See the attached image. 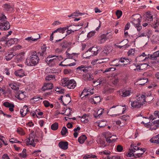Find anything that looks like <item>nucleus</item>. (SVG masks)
<instances>
[{
  "label": "nucleus",
  "instance_id": "obj_27",
  "mask_svg": "<svg viewBox=\"0 0 159 159\" xmlns=\"http://www.w3.org/2000/svg\"><path fill=\"white\" fill-rule=\"evenodd\" d=\"M159 125V120H155L152 122L151 123V125H152L153 127H151V129L152 130L153 129H156L158 127Z\"/></svg>",
  "mask_w": 159,
  "mask_h": 159
},
{
  "label": "nucleus",
  "instance_id": "obj_9",
  "mask_svg": "<svg viewBox=\"0 0 159 159\" xmlns=\"http://www.w3.org/2000/svg\"><path fill=\"white\" fill-rule=\"evenodd\" d=\"M109 39V36H106L105 34H102L98 37L97 42L98 43L101 44L104 43Z\"/></svg>",
  "mask_w": 159,
  "mask_h": 159
},
{
  "label": "nucleus",
  "instance_id": "obj_64",
  "mask_svg": "<svg viewBox=\"0 0 159 159\" xmlns=\"http://www.w3.org/2000/svg\"><path fill=\"white\" fill-rule=\"evenodd\" d=\"M96 32L92 30L90 32H89L87 34V37L89 38H90L93 36Z\"/></svg>",
  "mask_w": 159,
  "mask_h": 159
},
{
  "label": "nucleus",
  "instance_id": "obj_24",
  "mask_svg": "<svg viewBox=\"0 0 159 159\" xmlns=\"http://www.w3.org/2000/svg\"><path fill=\"white\" fill-rule=\"evenodd\" d=\"M70 80L68 78H65L62 79L61 81L60 84L63 87L67 86Z\"/></svg>",
  "mask_w": 159,
  "mask_h": 159
},
{
  "label": "nucleus",
  "instance_id": "obj_15",
  "mask_svg": "<svg viewBox=\"0 0 159 159\" xmlns=\"http://www.w3.org/2000/svg\"><path fill=\"white\" fill-rule=\"evenodd\" d=\"M71 97L68 94L63 97V103L64 106L68 104L71 101Z\"/></svg>",
  "mask_w": 159,
  "mask_h": 159
},
{
  "label": "nucleus",
  "instance_id": "obj_26",
  "mask_svg": "<svg viewBox=\"0 0 159 159\" xmlns=\"http://www.w3.org/2000/svg\"><path fill=\"white\" fill-rule=\"evenodd\" d=\"M15 56V55L13 54L12 52H9L5 53V58L7 61H9Z\"/></svg>",
  "mask_w": 159,
  "mask_h": 159
},
{
  "label": "nucleus",
  "instance_id": "obj_17",
  "mask_svg": "<svg viewBox=\"0 0 159 159\" xmlns=\"http://www.w3.org/2000/svg\"><path fill=\"white\" fill-rule=\"evenodd\" d=\"M141 19L138 20H132V23L134 26L137 28V30H141L142 29V26L140 24Z\"/></svg>",
  "mask_w": 159,
  "mask_h": 159
},
{
  "label": "nucleus",
  "instance_id": "obj_58",
  "mask_svg": "<svg viewBox=\"0 0 159 159\" xmlns=\"http://www.w3.org/2000/svg\"><path fill=\"white\" fill-rule=\"evenodd\" d=\"M153 25H151L154 28L159 29V19L157 20V21Z\"/></svg>",
  "mask_w": 159,
  "mask_h": 159
},
{
  "label": "nucleus",
  "instance_id": "obj_7",
  "mask_svg": "<svg viewBox=\"0 0 159 159\" xmlns=\"http://www.w3.org/2000/svg\"><path fill=\"white\" fill-rule=\"evenodd\" d=\"M59 35L61 36V38L58 40H56V42H58L61 41L64 38L67 34H70L72 32H74V30H59Z\"/></svg>",
  "mask_w": 159,
  "mask_h": 159
},
{
  "label": "nucleus",
  "instance_id": "obj_14",
  "mask_svg": "<svg viewBox=\"0 0 159 159\" xmlns=\"http://www.w3.org/2000/svg\"><path fill=\"white\" fill-rule=\"evenodd\" d=\"M143 99L144 100V103L145 104V102H149L152 101L154 99L153 97L150 94L149 95H145L143 94L141 95Z\"/></svg>",
  "mask_w": 159,
  "mask_h": 159
},
{
  "label": "nucleus",
  "instance_id": "obj_2",
  "mask_svg": "<svg viewBox=\"0 0 159 159\" xmlns=\"http://www.w3.org/2000/svg\"><path fill=\"white\" fill-rule=\"evenodd\" d=\"M144 99H143L141 95L139 97H138L135 101H131L130 105L133 108H140L144 104Z\"/></svg>",
  "mask_w": 159,
  "mask_h": 159
},
{
  "label": "nucleus",
  "instance_id": "obj_59",
  "mask_svg": "<svg viewBox=\"0 0 159 159\" xmlns=\"http://www.w3.org/2000/svg\"><path fill=\"white\" fill-rule=\"evenodd\" d=\"M7 19L6 17L3 14H2L0 15V22H3L6 21Z\"/></svg>",
  "mask_w": 159,
  "mask_h": 159
},
{
  "label": "nucleus",
  "instance_id": "obj_30",
  "mask_svg": "<svg viewBox=\"0 0 159 159\" xmlns=\"http://www.w3.org/2000/svg\"><path fill=\"white\" fill-rule=\"evenodd\" d=\"M90 101L91 102H93L94 104H97L100 102L101 99L99 96H97L90 99Z\"/></svg>",
  "mask_w": 159,
  "mask_h": 159
},
{
  "label": "nucleus",
  "instance_id": "obj_41",
  "mask_svg": "<svg viewBox=\"0 0 159 159\" xmlns=\"http://www.w3.org/2000/svg\"><path fill=\"white\" fill-rule=\"evenodd\" d=\"M110 48L109 47H105L104 49L102 52V54L103 55H107L110 53L111 50Z\"/></svg>",
  "mask_w": 159,
  "mask_h": 159
},
{
  "label": "nucleus",
  "instance_id": "obj_8",
  "mask_svg": "<svg viewBox=\"0 0 159 159\" xmlns=\"http://www.w3.org/2000/svg\"><path fill=\"white\" fill-rule=\"evenodd\" d=\"M154 14L151 12H148L146 13L144 18L145 22L150 23L153 19V15Z\"/></svg>",
  "mask_w": 159,
  "mask_h": 159
},
{
  "label": "nucleus",
  "instance_id": "obj_52",
  "mask_svg": "<svg viewBox=\"0 0 159 159\" xmlns=\"http://www.w3.org/2000/svg\"><path fill=\"white\" fill-rule=\"evenodd\" d=\"M64 62H64V61L61 62L59 64V65L60 66H73L75 65L76 64L74 62H73V63H72L70 64H63V63Z\"/></svg>",
  "mask_w": 159,
  "mask_h": 159
},
{
  "label": "nucleus",
  "instance_id": "obj_57",
  "mask_svg": "<svg viewBox=\"0 0 159 159\" xmlns=\"http://www.w3.org/2000/svg\"><path fill=\"white\" fill-rule=\"evenodd\" d=\"M68 132L67 129L66 127H63L61 131V134L62 135L65 136L66 133Z\"/></svg>",
  "mask_w": 159,
  "mask_h": 159
},
{
  "label": "nucleus",
  "instance_id": "obj_53",
  "mask_svg": "<svg viewBox=\"0 0 159 159\" xmlns=\"http://www.w3.org/2000/svg\"><path fill=\"white\" fill-rule=\"evenodd\" d=\"M55 78L54 75H49L46 76L45 80L47 81H49L52 80H55Z\"/></svg>",
  "mask_w": 159,
  "mask_h": 159
},
{
  "label": "nucleus",
  "instance_id": "obj_42",
  "mask_svg": "<svg viewBox=\"0 0 159 159\" xmlns=\"http://www.w3.org/2000/svg\"><path fill=\"white\" fill-rule=\"evenodd\" d=\"M84 80H86L91 81L93 79V75L89 73L84 75Z\"/></svg>",
  "mask_w": 159,
  "mask_h": 159
},
{
  "label": "nucleus",
  "instance_id": "obj_16",
  "mask_svg": "<svg viewBox=\"0 0 159 159\" xmlns=\"http://www.w3.org/2000/svg\"><path fill=\"white\" fill-rule=\"evenodd\" d=\"M18 42V39L16 38L11 39L5 43L6 46H10L12 45L16 44Z\"/></svg>",
  "mask_w": 159,
  "mask_h": 159
},
{
  "label": "nucleus",
  "instance_id": "obj_10",
  "mask_svg": "<svg viewBox=\"0 0 159 159\" xmlns=\"http://www.w3.org/2000/svg\"><path fill=\"white\" fill-rule=\"evenodd\" d=\"M10 27L9 22L6 21L3 22H0V30H8Z\"/></svg>",
  "mask_w": 159,
  "mask_h": 159
},
{
  "label": "nucleus",
  "instance_id": "obj_3",
  "mask_svg": "<svg viewBox=\"0 0 159 159\" xmlns=\"http://www.w3.org/2000/svg\"><path fill=\"white\" fill-rule=\"evenodd\" d=\"M30 59V62L29 63H27V65L29 66H35L39 63V59L36 51H34L31 53Z\"/></svg>",
  "mask_w": 159,
  "mask_h": 159
},
{
  "label": "nucleus",
  "instance_id": "obj_61",
  "mask_svg": "<svg viewBox=\"0 0 159 159\" xmlns=\"http://www.w3.org/2000/svg\"><path fill=\"white\" fill-rule=\"evenodd\" d=\"M71 111L72 110L70 108L66 109L65 112V115L67 116H69L71 115Z\"/></svg>",
  "mask_w": 159,
  "mask_h": 159
},
{
  "label": "nucleus",
  "instance_id": "obj_44",
  "mask_svg": "<svg viewBox=\"0 0 159 159\" xmlns=\"http://www.w3.org/2000/svg\"><path fill=\"white\" fill-rule=\"evenodd\" d=\"M142 56H139L137 57L136 58V62L138 63V64H140V63H139V62H141V61H144L145 60H147V57L146 58H143L142 57Z\"/></svg>",
  "mask_w": 159,
  "mask_h": 159
},
{
  "label": "nucleus",
  "instance_id": "obj_46",
  "mask_svg": "<svg viewBox=\"0 0 159 159\" xmlns=\"http://www.w3.org/2000/svg\"><path fill=\"white\" fill-rule=\"evenodd\" d=\"M4 9L7 11H10L12 8L11 6L9 4H5L3 5Z\"/></svg>",
  "mask_w": 159,
  "mask_h": 159
},
{
  "label": "nucleus",
  "instance_id": "obj_43",
  "mask_svg": "<svg viewBox=\"0 0 159 159\" xmlns=\"http://www.w3.org/2000/svg\"><path fill=\"white\" fill-rule=\"evenodd\" d=\"M9 85L10 87L12 89L14 90L17 91L19 89V87L15 83H9Z\"/></svg>",
  "mask_w": 159,
  "mask_h": 159
},
{
  "label": "nucleus",
  "instance_id": "obj_63",
  "mask_svg": "<svg viewBox=\"0 0 159 159\" xmlns=\"http://www.w3.org/2000/svg\"><path fill=\"white\" fill-rule=\"evenodd\" d=\"M85 67L83 65H81L80 66H79L78 68H77L76 70H80L81 71H82L83 72H84L86 70L85 69Z\"/></svg>",
  "mask_w": 159,
  "mask_h": 159
},
{
  "label": "nucleus",
  "instance_id": "obj_40",
  "mask_svg": "<svg viewBox=\"0 0 159 159\" xmlns=\"http://www.w3.org/2000/svg\"><path fill=\"white\" fill-rule=\"evenodd\" d=\"M87 137L85 135H82L79 138L78 141L80 143L83 144L84 143Z\"/></svg>",
  "mask_w": 159,
  "mask_h": 159
},
{
  "label": "nucleus",
  "instance_id": "obj_31",
  "mask_svg": "<svg viewBox=\"0 0 159 159\" xmlns=\"http://www.w3.org/2000/svg\"><path fill=\"white\" fill-rule=\"evenodd\" d=\"M150 141L152 143L159 144V134L155 136V137L152 138L150 139Z\"/></svg>",
  "mask_w": 159,
  "mask_h": 159
},
{
  "label": "nucleus",
  "instance_id": "obj_55",
  "mask_svg": "<svg viewBox=\"0 0 159 159\" xmlns=\"http://www.w3.org/2000/svg\"><path fill=\"white\" fill-rule=\"evenodd\" d=\"M84 15V13L80 12L79 11H77L75 12L74 13H73L71 14V16H78L79 15L82 16V15Z\"/></svg>",
  "mask_w": 159,
  "mask_h": 159
},
{
  "label": "nucleus",
  "instance_id": "obj_48",
  "mask_svg": "<svg viewBox=\"0 0 159 159\" xmlns=\"http://www.w3.org/2000/svg\"><path fill=\"white\" fill-rule=\"evenodd\" d=\"M141 152H137V153L135 154L136 157H141L144 153L145 151V149L143 148V149L141 148L140 149Z\"/></svg>",
  "mask_w": 159,
  "mask_h": 159
},
{
  "label": "nucleus",
  "instance_id": "obj_18",
  "mask_svg": "<svg viewBox=\"0 0 159 159\" xmlns=\"http://www.w3.org/2000/svg\"><path fill=\"white\" fill-rule=\"evenodd\" d=\"M24 52H21L19 53L15 56V60L17 62L21 61L24 59Z\"/></svg>",
  "mask_w": 159,
  "mask_h": 159
},
{
  "label": "nucleus",
  "instance_id": "obj_22",
  "mask_svg": "<svg viewBox=\"0 0 159 159\" xmlns=\"http://www.w3.org/2000/svg\"><path fill=\"white\" fill-rule=\"evenodd\" d=\"M3 105L6 107L9 108V110L10 111L12 112L14 111L15 106L13 104L10 103L8 102H5L3 103Z\"/></svg>",
  "mask_w": 159,
  "mask_h": 159
},
{
  "label": "nucleus",
  "instance_id": "obj_35",
  "mask_svg": "<svg viewBox=\"0 0 159 159\" xmlns=\"http://www.w3.org/2000/svg\"><path fill=\"white\" fill-rule=\"evenodd\" d=\"M151 34V31L150 30H145V31L139 34V37H146L148 36V38H149Z\"/></svg>",
  "mask_w": 159,
  "mask_h": 159
},
{
  "label": "nucleus",
  "instance_id": "obj_19",
  "mask_svg": "<svg viewBox=\"0 0 159 159\" xmlns=\"http://www.w3.org/2000/svg\"><path fill=\"white\" fill-rule=\"evenodd\" d=\"M29 110L27 106L26 105L24 106L21 109L20 112L22 117L25 116L27 114V112H28Z\"/></svg>",
  "mask_w": 159,
  "mask_h": 159
},
{
  "label": "nucleus",
  "instance_id": "obj_47",
  "mask_svg": "<svg viewBox=\"0 0 159 159\" xmlns=\"http://www.w3.org/2000/svg\"><path fill=\"white\" fill-rule=\"evenodd\" d=\"M58 124L57 122H55L51 126V129L53 130H56L58 129Z\"/></svg>",
  "mask_w": 159,
  "mask_h": 159
},
{
  "label": "nucleus",
  "instance_id": "obj_45",
  "mask_svg": "<svg viewBox=\"0 0 159 159\" xmlns=\"http://www.w3.org/2000/svg\"><path fill=\"white\" fill-rule=\"evenodd\" d=\"M148 59L150 60H155L157 59V57L154 53L152 54H148Z\"/></svg>",
  "mask_w": 159,
  "mask_h": 159
},
{
  "label": "nucleus",
  "instance_id": "obj_51",
  "mask_svg": "<svg viewBox=\"0 0 159 159\" xmlns=\"http://www.w3.org/2000/svg\"><path fill=\"white\" fill-rule=\"evenodd\" d=\"M17 132L21 135H24L25 133L23 129L21 128H18L16 130Z\"/></svg>",
  "mask_w": 159,
  "mask_h": 159
},
{
  "label": "nucleus",
  "instance_id": "obj_28",
  "mask_svg": "<svg viewBox=\"0 0 159 159\" xmlns=\"http://www.w3.org/2000/svg\"><path fill=\"white\" fill-rule=\"evenodd\" d=\"M148 79H140L136 82V85H143L148 82Z\"/></svg>",
  "mask_w": 159,
  "mask_h": 159
},
{
  "label": "nucleus",
  "instance_id": "obj_33",
  "mask_svg": "<svg viewBox=\"0 0 159 159\" xmlns=\"http://www.w3.org/2000/svg\"><path fill=\"white\" fill-rule=\"evenodd\" d=\"M98 143L102 148H104L107 146V144H105V140L102 138H100L98 140Z\"/></svg>",
  "mask_w": 159,
  "mask_h": 159
},
{
  "label": "nucleus",
  "instance_id": "obj_49",
  "mask_svg": "<svg viewBox=\"0 0 159 159\" xmlns=\"http://www.w3.org/2000/svg\"><path fill=\"white\" fill-rule=\"evenodd\" d=\"M132 20H138L141 19V16L139 14H136L132 16Z\"/></svg>",
  "mask_w": 159,
  "mask_h": 159
},
{
  "label": "nucleus",
  "instance_id": "obj_29",
  "mask_svg": "<svg viewBox=\"0 0 159 159\" xmlns=\"http://www.w3.org/2000/svg\"><path fill=\"white\" fill-rule=\"evenodd\" d=\"M149 66L150 67L148 64L147 63L140 64L138 65L136 67L138 69L143 70L146 69Z\"/></svg>",
  "mask_w": 159,
  "mask_h": 159
},
{
  "label": "nucleus",
  "instance_id": "obj_34",
  "mask_svg": "<svg viewBox=\"0 0 159 159\" xmlns=\"http://www.w3.org/2000/svg\"><path fill=\"white\" fill-rule=\"evenodd\" d=\"M38 55L41 57H45L46 55V48L44 47L43 48H42V50L41 52H38Z\"/></svg>",
  "mask_w": 159,
  "mask_h": 159
},
{
  "label": "nucleus",
  "instance_id": "obj_20",
  "mask_svg": "<svg viewBox=\"0 0 159 159\" xmlns=\"http://www.w3.org/2000/svg\"><path fill=\"white\" fill-rule=\"evenodd\" d=\"M68 144L67 142L61 141L59 143L58 146L61 149L66 150L68 148Z\"/></svg>",
  "mask_w": 159,
  "mask_h": 159
},
{
  "label": "nucleus",
  "instance_id": "obj_62",
  "mask_svg": "<svg viewBox=\"0 0 159 159\" xmlns=\"http://www.w3.org/2000/svg\"><path fill=\"white\" fill-rule=\"evenodd\" d=\"M103 112V109H101L100 110H99L97 112V114L98 115L97 116H95V117L97 118H98V117H100V116L102 115Z\"/></svg>",
  "mask_w": 159,
  "mask_h": 159
},
{
  "label": "nucleus",
  "instance_id": "obj_1",
  "mask_svg": "<svg viewBox=\"0 0 159 159\" xmlns=\"http://www.w3.org/2000/svg\"><path fill=\"white\" fill-rule=\"evenodd\" d=\"M59 61L58 56L56 55H49L45 59V61L50 66L56 65Z\"/></svg>",
  "mask_w": 159,
  "mask_h": 159
},
{
  "label": "nucleus",
  "instance_id": "obj_23",
  "mask_svg": "<svg viewBox=\"0 0 159 159\" xmlns=\"http://www.w3.org/2000/svg\"><path fill=\"white\" fill-rule=\"evenodd\" d=\"M107 114L112 116H116V113L115 106H113L110 108L107 112Z\"/></svg>",
  "mask_w": 159,
  "mask_h": 159
},
{
  "label": "nucleus",
  "instance_id": "obj_11",
  "mask_svg": "<svg viewBox=\"0 0 159 159\" xmlns=\"http://www.w3.org/2000/svg\"><path fill=\"white\" fill-rule=\"evenodd\" d=\"M53 87V84L52 83H45L42 88V91L45 92L46 90L52 89Z\"/></svg>",
  "mask_w": 159,
  "mask_h": 159
},
{
  "label": "nucleus",
  "instance_id": "obj_36",
  "mask_svg": "<svg viewBox=\"0 0 159 159\" xmlns=\"http://www.w3.org/2000/svg\"><path fill=\"white\" fill-rule=\"evenodd\" d=\"M120 61L121 63H124V65H127L130 63V62L131 61V59L126 58L125 57L121 58L120 59Z\"/></svg>",
  "mask_w": 159,
  "mask_h": 159
},
{
  "label": "nucleus",
  "instance_id": "obj_25",
  "mask_svg": "<svg viewBox=\"0 0 159 159\" xmlns=\"http://www.w3.org/2000/svg\"><path fill=\"white\" fill-rule=\"evenodd\" d=\"M14 74L17 76L22 77L25 76V72L22 69H20L15 72Z\"/></svg>",
  "mask_w": 159,
  "mask_h": 159
},
{
  "label": "nucleus",
  "instance_id": "obj_13",
  "mask_svg": "<svg viewBox=\"0 0 159 159\" xmlns=\"http://www.w3.org/2000/svg\"><path fill=\"white\" fill-rule=\"evenodd\" d=\"M115 107L116 113V116H119L120 114H123L125 111V108H123V107L121 106H115Z\"/></svg>",
  "mask_w": 159,
  "mask_h": 159
},
{
  "label": "nucleus",
  "instance_id": "obj_12",
  "mask_svg": "<svg viewBox=\"0 0 159 159\" xmlns=\"http://www.w3.org/2000/svg\"><path fill=\"white\" fill-rule=\"evenodd\" d=\"M131 89L124 90L120 92V94L122 97H125L130 95L132 93Z\"/></svg>",
  "mask_w": 159,
  "mask_h": 159
},
{
  "label": "nucleus",
  "instance_id": "obj_5",
  "mask_svg": "<svg viewBox=\"0 0 159 159\" xmlns=\"http://www.w3.org/2000/svg\"><path fill=\"white\" fill-rule=\"evenodd\" d=\"M104 136L106 139V142L109 143L115 142L117 139L116 136L112 135L109 132L106 133Z\"/></svg>",
  "mask_w": 159,
  "mask_h": 159
},
{
  "label": "nucleus",
  "instance_id": "obj_21",
  "mask_svg": "<svg viewBox=\"0 0 159 159\" xmlns=\"http://www.w3.org/2000/svg\"><path fill=\"white\" fill-rule=\"evenodd\" d=\"M70 82L67 85V87L68 88L70 89H74L76 85V83L74 80H70Z\"/></svg>",
  "mask_w": 159,
  "mask_h": 159
},
{
  "label": "nucleus",
  "instance_id": "obj_39",
  "mask_svg": "<svg viewBox=\"0 0 159 159\" xmlns=\"http://www.w3.org/2000/svg\"><path fill=\"white\" fill-rule=\"evenodd\" d=\"M16 97L18 99L21 100L25 98V95L24 94V92L19 93V92L16 93Z\"/></svg>",
  "mask_w": 159,
  "mask_h": 159
},
{
  "label": "nucleus",
  "instance_id": "obj_56",
  "mask_svg": "<svg viewBox=\"0 0 159 159\" xmlns=\"http://www.w3.org/2000/svg\"><path fill=\"white\" fill-rule=\"evenodd\" d=\"M26 151V149H24L22 152L20 153V156L22 158L25 157L27 156Z\"/></svg>",
  "mask_w": 159,
  "mask_h": 159
},
{
  "label": "nucleus",
  "instance_id": "obj_6",
  "mask_svg": "<svg viewBox=\"0 0 159 159\" xmlns=\"http://www.w3.org/2000/svg\"><path fill=\"white\" fill-rule=\"evenodd\" d=\"M31 133L30 134L29 138L27 141L26 142L28 144L31 145L35 147V144L34 143V139L35 138V134L33 131H31Z\"/></svg>",
  "mask_w": 159,
  "mask_h": 159
},
{
  "label": "nucleus",
  "instance_id": "obj_32",
  "mask_svg": "<svg viewBox=\"0 0 159 159\" xmlns=\"http://www.w3.org/2000/svg\"><path fill=\"white\" fill-rule=\"evenodd\" d=\"M72 43L70 42H68L66 41H63L61 44V46L63 48H66L71 44Z\"/></svg>",
  "mask_w": 159,
  "mask_h": 159
},
{
  "label": "nucleus",
  "instance_id": "obj_4",
  "mask_svg": "<svg viewBox=\"0 0 159 159\" xmlns=\"http://www.w3.org/2000/svg\"><path fill=\"white\" fill-rule=\"evenodd\" d=\"M98 51V50L96 48L93 47L90 48L84 54V57L87 58L91 56L96 55Z\"/></svg>",
  "mask_w": 159,
  "mask_h": 159
},
{
  "label": "nucleus",
  "instance_id": "obj_54",
  "mask_svg": "<svg viewBox=\"0 0 159 159\" xmlns=\"http://www.w3.org/2000/svg\"><path fill=\"white\" fill-rule=\"evenodd\" d=\"M72 27V26H67L66 27H63V28H59L57 29L56 30H72V28L71 27Z\"/></svg>",
  "mask_w": 159,
  "mask_h": 159
},
{
  "label": "nucleus",
  "instance_id": "obj_38",
  "mask_svg": "<svg viewBox=\"0 0 159 159\" xmlns=\"http://www.w3.org/2000/svg\"><path fill=\"white\" fill-rule=\"evenodd\" d=\"M120 62V59H115L111 61L110 64L111 65L118 66L120 65L119 63Z\"/></svg>",
  "mask_w": 159,
  "mask_h": 159
},
{
  "label": "nucleus",
  "instance_id": "obj_37",
  "mask_svg": "<svg viewBox=\"0 0 159 159\" xmlns=\"http://www.w3.org/2000/svg\"><path fill=\"white\" fill-rule=\"evenodd\" d=\"M81 121L84 123H87L89 121V116L86 114H84L81 117Z\"/></svg>",
  "mask_w": 159,
  "mask_h": 159
},
{
  "label": "nucleus",
  "instance_id": "obj_50",
  "mask_svg": "<svg viewBox=\"0 0 159 159\" xmlns=\"http://www.w3.org/2000/svg\"><path fill=\"white\" fill-rule=\"evenodd\" d=\"M40 38V35H38V37L37 38H32L31 37H28L26 39H25V40H28L29 41H36L38 39H39Z\"/></svg>",
  "mask_w": 159,
  "mask_h": 159
},
{
  "label": "nucleus",
  "instance_id": "obj_60",
  "mask_svg": "<svg viewBox=\"0 0 159 159\" xmlns=\"http://www.w3.org/2000/svg\"><path fill=\"white\" fill-rule=\"evenodd\" d=\"M89 94L87 93V89H84L83 91L81 94L80 95V97L83 95L82 98H83L84 96H87L89 95Z\"/></svg>",
  "mask_w": 159,
  "mask_h": 159
}]
</instances>
